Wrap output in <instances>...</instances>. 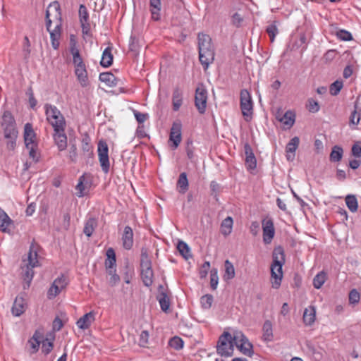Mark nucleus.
I'll return each instance as SVG.
<instances>
[{
    "label": "nucleus",
    "mask_w": 361,
    "mask_h": 361,
    "mask_svg": "<svg viewBox=\"0 0 361 361\" xmlns=\"http://www.w3.org/2000/svg\"><path fill=\"white\" fill-rule=\"evenodd\" d=\"M315 308L310 306L306 308L303 313V322L306 325H312L315 321Z\"/></svg>",
    "instance_id": "26"
},
{
    "label": "nucleus",
    "mask_w": 361,
    "mask_h": 361,
    "mask_svg": "<svg viewBox=\"0 0 361 361\" xmlns=\"http://www.w3.org/2000/svg\"><path fill=\"white\" fill-rule=\"evenodd\" d=\"M266 32H267L270 37L271 42H274L275 40V37L279 33V30L276 24V22H274L273 23L269 25L266 28Z\"/></svg>",
    "instance_id": "46"
},
{
    "label": "nucleus",
    "mask_w": 361,
    "mask_h": 361,
    "mask_svg": "<svg viewBox=\"0 0 361 361\" xmlns=\"http://www.w3.org/2000/svg\"><path fill=\"white\" fill-rule=\"evenodd\" d=\"M157 300L159 302L162 311L166 312L170 306V300L167 294L161 292L158 296Z\"/></svg>",
    "instance_id": "37"
},
{
    "label": "nucleus",
    "mask_w": 361,
    "mask_h": 361,
    "mask_svg": "<svg viewBox=\"0 0 361 361\" xmlns=\"http://www.w3.org/2000/svg\"><path fill=\"white\" fill-rule=\"evenodd\" d=\"M79 19L83 35H90V24L89 23V13L85 5L81 4L79 8Z\"/></svg>",
    "instance_id": "13"
},
{
    "label": "nucleus",
    "mask_w": 361,
    "mask_h": 361,
    "mask_svg": "<svg viewBox=\"0 0 361 361\" xmlns=\"http://www.w3.org/2000/svg\"><path fill=\"white\" fill-rule=\"evenodd\" d=\"M74 66V73L77 77L78 82L82 87H87L89 81L87 76V71L84 61L73 63Z\"/></svg>",
    "instance_id": "11"
},
{
    "label": "nucleus",
    "mask_w": 361,
    "mask_h": 361,
    "mask_svg": "<svg viewBox=\"0 0 361 361\" xmlns=\"http://www.w3.org/2000/svg\"><path fill=\"white\" fill-rule=\"evenodd\" d=\"M97 226V220L94 217L89 218L84 226L83 233L87 236L90 237L93 232L94 231V229Z\"/></svg>",
    "instance_id": "28"
},
{
    "label": "nucleus",
    "mask_w": 361,
    "mask_h": 361,
    "mask_svg": "<svg viewBox=\"0 0 361 361\" xmlns=\"http://www.w3.org/2000/svg\"><path fill=\"white\" fill-rule=\"evenodd\" d=\"M233 335L228 332H224L219 338L217 353L221 356L231 357L233 355L234 348Z\"/></svg>",
    "instance_id": "5"
},
{
    "label": "nucleus",
    "mask_w": 361,
    "mask_h": 361,
    "mask_svg": "<svg viewBox=\"0 0 361 361\" xmlns=\"http://www.w3.org/2000/svg\"><path fill=\"white\" fill-rule=\"evenodd\" d=\"M98 157L102 171L108 173L110 167L109 159V148L106 142L104 140H99L98 142Z\"/></svg>",
    "instance_id": "9"
},
{
    "label": "nucleus",
    "mask_w": 361,
    "mask_h": 361,
    "mask_svg": "<svg viewBox=\"0 0 361 361\" xmlns=\"http://www.w3.org/2000/svg\"><path fill=\"white\" fill-rule=\"evenodd\" d=\"M37 256L36 249L33 245H31L27 259L23 260L22 269L23 278L25 283L23 288L25 289L29 288L30 286L35 274L33 269L39 266Z\"/></svg>",
    "instance_id": "3"
},
{
    "label": "nucleus",
    "mask_w": 361,
    "mask_h": 361,
    "mask_svg": "<svg viewBox=\"0 0 361 361\" xmlns=\"http://www.w3.org/2000/svg\"><path fill=\"white\" fill-rule=\"evenodd\" d=\"M345 204L349 209V210L352 212H355L358 208L357 200L355 195H348L345 197Z\"/></svg>",
    "instance_id": "40"
},
{
    "label": "nucleus",
    "mask_w": 361,
    "mask_h": 361,
    "mask_svg": "<svg viewBox=\"0 0 361 361\" xmlns=\"http://www.w3.org/2000/svg\"><path fill=\"white\" fill-rule=\"evenodd\" d=\"M73 56V63L84 61L78 48L69 50Z\"/></svg>",
    "instance_id": "56"
},
{
    "label": "nucleus",
    "mask_w": 361,
    "mask_h": 361,
    "mask_svg": "<svg viewBox=\"0 0 361 361\" xmlns=\"http://www.w3.org/2000/svg\"><path fill=\"white\" fill-rule=\"evenodd\" d=\"M233 224V219L231 216H228L223 220L221 224V232L224 235L226 236L231 233Z\"/></svg>",
    "instance_id": "33"
},
{
    "label": "nucleus",
    "mask_w": 361,
    "mask_h": 361,
    "mask_svg": "<svg viewBox=\"0 0 361 361\" xmlns=\"http://www.w3.org/2000/svg\"><path fill=\"white\" fill-rule=\"evenodd\" d=\"M149 5L152 18L155 20H158L160 18L161 0H149Z\"/></svg>",
    "instance_id": "29"
},
{
    "label": "nucleus",
    "mask_w": 361,
    "mask_h": 361,
    "mask_svg": "<svg viewBox=\"0 0 361 361\" xmlns=\"http://www.w3.org/2000/svg\"><path fill=\"white\" fill-rule=\"evenodd\" d=\"M99 80L106 83L109 87H114L117 85L116 78L111 73H102L99 75Z\"/></svg>",
    "instance_id": "31"
},
{
    "label": "nucleus",
    "mask_w": 361,
    "mask_h": 361,
    "mask_svg": "<svg viewBox=\"0 0 361 361\" xmlns=\"http://www.w3.org/2000/svg\"><path fill=\"white\" fill-rule=\"evenodd\" d=\"M169 345L176 350H180L183 347V341L178 336H174L169 340Z\"/></svg>",
    "instance_id": "51"
},
{
    "label": "nucleus",
    "mask_w": 361,
    "mask_h": 361,
    "mask_svg": "<svg viewBox=\"0 0 361 361\" xmlns=\"http://www.w3.org/2000/svg\"><path fill=\"white\" fill-rule=\"evenodd\" d=\"M245 163L248 169H255L257 166V161L255 156L245 157Z\"/></svg>",
    "instance_id": "63"
},
{
    "label": "nucleus",
    "mask_w": 361,
    "mask_h": 361,
    "mask_svg": "<svg viewBox=\"0 0 361 361\" xmlns=\"http://www.w3.org/2000/svg\"><path fill=\"white\" fill-rule=\"evenodd\" d=\"M106 272L110 276V278L109 279V284L111 286H114L120 281L119 276L116 274V269H109L106 270Z\"/></svg>",
    "instance_id": "50"
},
{
    "label": "nucleus",
    "mask_w": 361,
    "mask_h": 361,
    "mask_svg": "<svg viewBox=\"0 0 361 361\" xmlns=\"http://www.w3.org/2000/svg\"><path fill=\"white\" fill-rule=\"evenodd\" d=\"M61 25L60 5L57 1H54L49 5L46 11V27L50 34L51 46L54 49H58L59 47Z\"/></svg>",
    "instance_id": "1"
},
{
    "label": "nucleus",
    "mask_w": 361,
    "mask_h": 361,
    "mask_svg": "<svg viewBox=\"0 0 361 361\" xmlns=\"http://www.w3.org/2000/svg\"><path fill=\"white\" fill-rule=\"evenodd\" d=\"M26 148L28 150L30 158H31L35 163L38 162L39 156L37 152V145L35 146H27Z\"/></svg>",
    "instance_id": "53"
},
{
    "label": "nucleus",
    "mask_w": 361,
    "mask_h": 361,
    "mask_svg": "<svg viewBox=\"0 0 361 361\" xmlns=\"http://www.w3.org/2000/svg\"><path fill=\"white\" fill-rule=\"evenodd\" d=\"M244 23V16L238 12L234 13L231 17V24L235 27H240Z\"/></svg>",
    "instance_id": "43"
},
{
    "label": "nucleus",
    "mask_w": 361,
    "mask_h": 361,
    "mask_svg": "<svg viewBox=\"0 0 361 361\" xmlns=\"http://www.w3.org/2000/svg\"><path fill=\"white\" fill-rule=\"evenodd\" d=\"M295 115L290 111H286L284 115L279 119L280 122L288 128H290L295 123Z\"/></svg>",
    "instance_id": "34"
},
{
    "label": "nucleus",
    "mask_w": 361,
    "mask_h": 361,
    "mask_svg": "<svg viewBox=\"0 0 361 361\" xmlns=\"http://www.w3.org/2000/svg\"><path fill=\"white\" fill-rule=\"evenodd\" d=\"M337 37L343 41H350L353 39L352 35L350 32L345 30H341L337 32Z\"/></svg>",
    "instance_id": "57"
},
{
    "label": "nucleus",
    "mask_w": 361,
    "mask_h": 361,
    "mask_svg": "<svg viewBox=\"0 0 361 361\" xmlns=\"http://www.w3.org/2000/svg\"><path fill=\"white\" fill-rule=\"evenodd\" d=\"M225 266V273L224 275V278L225 280H231L235 276V269L233 264L228 260L226 259L224 263Z\"/></svg>",
    "instance_id": "38"
},
{
    "label": "nucleus",
    "mask_w": 361,
    "mask_h": 361,
    "mask_svg": "<svg viewBox=\"0 0 361 361\" xmlns=\"http://www.w3.org/2000/svg\"><path fill=\"white\" fill-rule=\"evenodd\" d=\"M210 269V263L205 262L201 267L200 270V276L201 278H204L207 275V273Z\"/></svg>",
    "instance_id": "64"
},
{
    "label": "nucleus",
    "mask_w": 361,
    "mask_h": 361,
    "mask_svg": "<svg viewBox=\"0 0 361 361\" xmlns=\"http://www.w3.org/2000/svg\"><path fill=\"white\" fill-rule=\"evenodd\" d=\"M199 59L204 69L214 60V47L209 35L204 33H199L197 35Z\"/></svg>",
    "instance_id": "2"
},
{
    "label": "nucleus",
    "mask_w": 361,
    "mask_h": 361,
    "mask_svg": "<svg viewBox=\"0 0 361 361\" xmlns=\"http://www.w3.org/2000/svg\"><path fill=\"white\" fill-rule=\"evenodd\" d=\"M172 104L173 109L175 111H178L183 104V92L178 87L173 90L172 95Z\"/></svg>",
    "instance_id": "22"
},
{
    "label": "nucleus",
    "mask_w": 361,
    "mask_h": 361,
    "mask_svg": "<svg viewBox=\"0 0 361 361\" xmlns=\"http://www.w3.org/2000/svg\"><path fill=\"white\" fill-rule=\"evenodd\" d=\"M240 109L245 120L252 118L253 114V102L251 95L247 90L240 91Z\"/></svg>",
    "instance_id": "7"
},
{
    "label": "nucleus",
    "mask_w": 361,
    "mask_h": 361,
    "mask_svg": "<svg viewBox=\"0 0 361 361\" xmlns=\"http://www.w3.org/2000/svg\"><path fill=\"white\" fill-rule=\"evenodd\" d=\"M352 154L357 157H361V142H356L352 147Z\"/></svg>",
    "instance_id": "61"
},
{
    "label": "nucleus",
    "mask_w": 361,
    "mask_h": 361,
    "mask_svg": "<svg viewBox=\"0 0 361 361\" xmlns=\"http://www.w3.org/2000/svg\"><path fill=\"white\" fill-rule=\"evenodd\" d=\"M82 151L85 158H91L93 155V147L90 144V138L87 136L82 140Z\"/></svg>",
    "instance_id": "24"
},
{
    "label": "nucleus",
    "mask_w": 361,
    "mask_h": 361,
    "mask_svg": "<svg viewBox=\"0 0 361 361\" xmlns=\"http://www.w3.org/2000/svg\"><path fill=\"white\" fill-rule=\"evenodd\" d=\"M121 240L123 247L126 250H130L132 248L133 245V229L129 226H126L124 228Z\"/></svg>",
    "instance_id": "17"
},
{
    "label": "nucleus",
    "mask_w": 361,
    "mask_h": 361,
    "mask_svg": "<svg viewBox=\"0 0 361 361\" xmlns=\"http://www.w3.org/2000/svg\"><path fill=\"white\" fill-rule=\"evenodd\" d=\"M300 139L298 137H293L286 147V157L288 161H292L295 157V152L298 147Z\"/></svg>",
    "instance_id": "20"
},
{
    "label": "nucleus",
    "mask_w": 361,
    "mask_h": 361,
    "mask_svg": "<svg viewBox=\"0 0 361 361\" xmlns=\"http://www.w3.org/2000/svg\"><path fill=\"white\" fill-rule=\"evenodd\" d=\"M26 309L25 300L22 297H16L11 308V312L15 317L20 316Z\"/></svg>",
    "instance_id": "21"
},
{
    "label": "nucleus",
    "mask_w": 361,
    "mask_h": 361,
    "mask_svg": "<svg viewBox=\"0 0 361 361\" xmlns=\"http://www.w3.org/2000/svg\"><path fill=\"white\" fill-rule=\"evenodd\" d=\"M169 141L173 142V148L176 149L181 142V124L173 123L170 132Z\"/></svg>",
    "instance_id": "16"
},
{
    "label": "nucleus",
    "mask_w": 361,
    "mask_h": 361,
    "mask_svg": "<svg viewBox=\"0 0 361 361\" xmlns=\"http://www.w3.org/2000/svg\"><path fill=\"white\" fill-rule=\"evenodd\" d=\"M233 341L239 350L245 355L251 357L253 354L252 345L240 331H233Z\"/></svg>",
    "instance_id": "6"
},
{
    "label": "nucleus",
    "mask_w": 361,
    "mask_h": 361,
    "mask_svg": "<svg viewBox=\"0 0 361 361\" xmlns=\"http://www.w3.org/2000/svg\"><path fill=\"white\" fill-rule=\"evenodd\" d=\"M68 285L66 277L63 274L57 277L52 283L51 287L47 292L49 299H53L58 295Z\"/></svg>",
    "instance_id": "10"
},
{
    "label": "nucleus",
    "mask_w": 361,
    "mask_h": 361,
    "mask_svg": "<svg viewBox=\"0 0 361 361\" xmlns=\"http://www.w3.org/2000/svg\"><path fill=\"white\" fill-rule=\"evenodd\" d=\"M46 118L54 130L66 128V120L60 110L54 105H44Z\"/></svg>",
    "instance_id": "4"
},
{
    "label": "nucleus",
    "mask_w": 361,
    "mask_h": 361,
    "mask_svg": "<svg viewBox=\"0 0 361 361\" xmlns=\"http://www.w3.org/2000/svg\"><path fill=\"white\" fill-rule=\"evenodd\" d=\"M262 338L264 341L269 342L273 339L272 324L269 320L264 322L262 327Z\"/></svg>",
    "instance_id": "27"
},
{
    "label": "nucleus",
    "mask_w": 361,
    "mask_h": 361,
    "mask_svg": "<svg viewBox=\"0 0 361 361\" xmlns=\"http://www.w3.org/2000/svg\"><path fill=\"white\" fill-rule=\"evenodd\" d=\"M95 319V314L94 312H90L84 314L76 322L77 326L82 330L88 329Z\"/></svg>",
    "instance_id": "18"
},
{
    "label": "nucleus",
    "mask_w": 361,
    "mask_h": 361,
    "mask_svg": "<svg viewBox=\"0 0 361 361\" xmlns=\"http://www.w3.org/2000/svg\"><path fill=\"white\" fill-rule=\"evenodd\" d=\"M177 187L179 192L183 194L188 190V180L186 173L183 172L180 174L177 182Z\"/></svg>",
    "instance_id": "32"
},
{
    "label": "nucleus",
    "mask_w": 361,
    "mask_h": 361,
    "mask_svg": "<svg viewBox=\"0 0 361 361\" xmlns=\"http://www.w3.org/2000/svg\"><path fill=\"white\" fill-rule=\"evenodd\" d=\"M263 231V241L265 244H269L275 235L274 222L271 219H264L262 221Z\"/></svg>",
    "instance_id": "12"
},
{
    "label": "nucleus",
    "mask_w": 361,
    "mask_h": 361,
    "mask_svg": "<svg viewBox=\"0 0 361 361\" xmlns=\"http://www.w3.org/2000/svg\"><path fill=\"white\" fill-rule=\"evenodd\" d=\"M78 157L77 147L75 145H72L68 151V157L73 162H76Z\"/></svg>",
    "instance_id": "62"
},
{
    "label": "nucleus",
    "mask_w": 361,
    "mask_h": 361,
    "mask_svg": "<svg viewBox=\"0 0 361 361\" xmlns=\"http://www.w3.org/2000/svg\"><path fill=\"white\" fill-rule=\"evenodd\" d=\"M213 296L210 294H207L201 297L200 303L202 307L205 310H209L213 303Z\"/></svg>",
    "instance_id": "47"
},
{
    "label": "nucleus",
    "mask_w": 361,
    "mask_h": 361,
    "mask_svg": "<svg viewBox=\"0 0 361 361\" xmlns=\"http://www.w3.org/2000/svg\"><path fill=\"white\" fill-rule=\"evenodd\" d=\"M112 63L113 55L111 54V48L109 47H106L102 53L100 64L104 68H108L111 66Z\"/></svg>",
    "instance_id": "25"
},
{
    "label": "nucleus",
    "mask_w": 361,
    "mask_h": 361,
    "mask_svg": "<svg viewBox=\"0 0 361 361\" xmlns=\"http://www.w3.org/2000/svg\"><path fill=\"white\" fill-rule=\"evenodd\" d=\"M1 124L2 126L15 125V121L11 112L6 111L4 113Z\"/></svg>",
    "instance_id": "52"
},
{
    "label": "nucleus",
    "mask_w": 361,
    "mask_h": 361,
    "mask_svg": "<svg viewBox=\"0 0 361 361\" xmlns=\"http://www.w3.org/2000/svg\"><path fill=\"white\" fill-rule=\"evenodd\" d=\"M66 128H61L54 130V140L58 149L60 151H63L67 147V136L65 133Z\"/></svg>",
    "instance_id": "15"
},
{
    "label": "nucleus",
    "mask_w": 361,
    "mask_h": 361,
    "mask_svg": "<svg viewBox=\"0 0 361 361\" xmlns=\"http://www.w3.org/2000/svg\"><path fill=\"white\" fill-rule=\"evenodd\" d=\"M285 262L284 252L281 247L275 248L273 252V262L271 264H281L283 265Z\"/></svg>",
    "instance_id": "35"
},
{
    "label": "nucleus",
    "mask_w": 361,
    "mask_h": 361,
    "mask_svg": "<svg viewBox=\"0 0 361 361\" xmlns=\"http://www.w3.org/2000/svg\"><path fill=\"white\" fill-rule=\"evenodd\" d=\"M84 180H85V178L83 176H80L79 178V180H78V183L75 187L76 190H77V195L79 197H83L84 196V190H85V186H84Z\"/></svg>",
    "instance_id": "55"
},
{
    "label": "nucleus",
    "mask_w": 361,
    "mask_h": 361,
    "mask_svg": "<svg viewBox=\"0 0 361 361\" xmlns=\"http://www.w3.org/2000/svg\"><path fill=\"white\" fill-rule=\"evenodd\" d=\"M24 140L25 147L37 145L35 142V133L32 129V125L28 123L25 125L24 128Z\"/></svg>",
    "instance_id": "19"
},
{
    "label": "nucleus",
    "mask_w": 361,
    "mask_h": 361,
    "mask_svg": "<svg viewBox=\"0 0 361 361\" xmlns=\"http://www.w3.org/2000/svg\"><path fill=\"white\" fill-rule=\"evenodd\" d=\"M219 283L218 271L214 268L210 271V286L212 290H216Z\"/></svg>",
    "instance_id": "48"
},
{
    "label": "nucleus",
    "mask_w": 361,
    "mask_h": 361,
    "mask_svg": "<svg viewBox=\"0 0 361 361\" xmlns=\"http://www.w3.org/2000/svg\"><path fill=\"white\" fill-rule=\"evenodd\" d=\"M326 280V274L324 271H320L313 279V286L315 288L319 289Z\"/></svg>",
    "instance_id": "41"
},
{
    "label": "nucleus",
    "mask_w": 361,
    "mask_h": 361,
    "mask_svg": "<svg viewBox=\"0 0 361 361\" xmlns=\"http://www.w3.org/2000/svg\"><path fill=\"white\" fill-rule=\"evenodd\" d=\"M141 276H142V281L146 286L149 287L152 284V283H153L152 269H147V270H142Z\"/></svg>",
    "instance_id": "42"
},
{
    "label": "nucleus",
    "mask_w": 361,
    "mask_h": 361,
    "mask_svg": "<svg viewBox=\"0 0 361 361\" xmlns=\"http://www.w3.org/2000/svg\"><path fill=\"white\" fill-rule=\"evenodd\" d=\"M343 87V82L341 81L336 80L333 82L330 86V93L336 96L337 95Z\"/></svg>",
    "instance_id": "54"
},
{
    "label": "nucleus",
    "mask_w": 361,
    "mask_h": 361,
    "mask_svg": "<svg viewBox=\"0 0 361 361\" xmlns=\"http://www.w3.org/2000/svg\"><path fill=\"white\" fill-rule=\"evenodd\" d=\"M348 300L350 305H357L360 300V293L356 289L351 290L349 293Z\"/></svg>",
    "instance_id": "49"
},
{
    "label": "nucleus",
    "mask_w": 361,
    "mask_h": 361,
    "mask_svg": "<svg viewBox=\"0 0 361 361\" xmlns=\"http://www.w3.org/2000/svg\"><path fill=\"white\" fill-rule=\"evenodd\" d=\"M140 267L142 270L152 269V262L146 250L142 249Z\"/></svg>",
    "instance_id": "36"
},
{
    "label": "nucleus",
    "mask_w": 361,
    "mask_h": 361,
    "mask_svg": "<svg viewBox=\"0 0 361 361\" xmlns=\"http://www.w3.org/2000/svg\"><path fill=\"white\" fill-rule=\"evenodd\" d=\"M53 349V343L52 341H49L48 339H46L42 341V351L45 355L49 354Z\"/></svg>",
    "instance_id": "58"
},
{
    "label": "nucleus",
    "mask_w": 361,
    "mask_h": 361,
    "mask_svg": "<svg viewBox=\"0 0 361 361\" xmlns=\"http://www.w3.org/2000/svg\"><path fill=\"white\" fill-rule=\"evenodd\" d=\"M116 262L115 252L113 248L110 247L106 250V259L105 260V267L106 270L109 269H115Z\"/></svg>",
    "instance_id": "30"
},
{
    "label": "nucleus",
    "mask_w": 361,
    "mask_h": 361,
    "mask_svg": "<svg viewBox=\"0 0 361 361\" xmlns=\"http://www.w3.org/2000/svg\"><path fill=\"white\" fill-rule=\"evenodd\" d=\"M207 102V91L202 84H199L195 90V104L200 114L205 112Z\"/></svg>",
    "instance_id": "8"
},
{
    "label": "nucleus",
    "mask_w": 361,
    "mask_h": 361,
    "mask_svg": "<svg viewBox=\"0 0 361 361\" xmlns=\"http://www.w3.org/2000/svg\"><path fill=\"white\" fill-rule=\"evenodd\" d=\"M29 343L30 345L31 348L32 349V353H36L39 347L40 341L36 337V334H35L32 338L29 341Z\"/></svg>",
    "instance_id": "59"
},
{
    "label": "nucleus",
    "mask_w": 361,
    "mask_h": 361,
    "mask_svg": "<svg viewBox=\"0 0 361 361\" xmlns=\"http://www.w3.org/2000/svg\"><path fill=\"white\" fill-rule=\"evenodd\" d=\"M343 154V149L341 147L336 145L331 149L330 154V160L333 162H338L342 159Z\"/></svg>",
    "instance_id": "39"
},
{
    "label": "nucleus",
    "mask_w": 361,
    "mask_h": 361,
    "mask_svg": "<svg viewBox=\"0 0 361 361\" xmlns=\"http://www.w3.org/2000/svg\"><path fill=\"white\" fill-rule=\"evenodd\" d=\"M177 249L185 259H188L191 257L190 247L185 242L179 241L177 245Z\"/></svg>",
    "instance_id": "44"
},
{
    "label": "nucleus",
    "mask_w": 361,
    "mask_h": 361,
    "mask_svg": "<svg viewBox=\"0 0 361 361\" xmlns=\"http://www.w3.org/2000/svg\"><path fill=\"white\" fill-rule=\"evenodd\" d=\"M149 333L147 331H142L140 335L139 345L145 347L148 343Z\"/></svg>",
    "instance_id": "60"
},
{
    "label": "nucleus",
    "mask_w": 361,
    "mask_h": 361,
    "mask_svg": "<svg viewBox=\"0 0 361 361\" xmlns=\"http://www.w3.org/2000/svg\"><path fill=\"white\" fill-rule=\"evenodd\" d=\"M3 127L4 138H12V137H18V131L16 128V125L4 126Z\"/></svg>",
    "instance_id": "45"
},
{
    "label": "nucleus",
    "mask_w": 361,
    "mask_h": 361,
    "mask_svg": "<svg viewBox=\"0 0 361 361\" xmlns=\"http://www.w3.org/2000/svg\"><path fill=\"white\" fill-rule=\"evenodd\" d=\"M12 224V220L7 214L0 207V231L8 232V227Z\"/></svg>",
    "instance_id": "23"
},
{
    "label": "nucleus",
    "mask_w": 361,
    "mask_h": 361,
    "mask_svg": "<svg viewBox=\"0 0 361 361\" xmlns=\"http://www.w3.org/2000/svg\"><path fill=\"white\" fill-rule=\"evenodd\" d=\"M281 264H271V276L273 281H271L272 288L278 289L283 279V271Z\"/></svg>",
    "instance_id": "14"
}]
</instances>
